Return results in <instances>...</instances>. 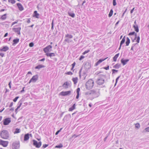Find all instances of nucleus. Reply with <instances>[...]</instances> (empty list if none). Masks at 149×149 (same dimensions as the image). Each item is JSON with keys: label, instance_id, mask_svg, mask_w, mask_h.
<instances>
[{"label": "nucleus", "instance_id": "nucleus-1", "mask_svg": "<svg viewBox=\"0 0 149 149\" xmlns=\"http://www.w3.org/2000/svg\"><path fill=\"white\" fill-rule=\"evenodd\" d=\"M106 75H102L100 76L97 78L96 81V83L98 85H103L105 82L104 79L106 78Z\"/></svg>", "mask_w": 149, "mask_h": 149}, {"label": "nucleus", "instance_id": "nucleus-2", "mask_svg": "<svg viewBox=\"0 0 149 149\" xmlns=\"http://www.w3.org/2000/svg\"><path fill=\"white\" fill-rule=\"evenodd\" d=\"M94 86V81L92 79L88 80L86 82L85 87L86 89L90 90Z\"/></svg>", "mask_w": 149, "mask_h": 149}, {"label": "nucleus", "instance_id": "nucleus-3", "mask_svg": "<svg viewBox=\"0 0 149 149\" xmlns=\"http://www.w3.org/2000/svg\"><path fill=\"white\" fill-rule=\"evenodd\" d=\"M0 135L1 137L4 139H7L9 137V133L8 131L6 130H3L0 132Z\"/></svg>", "mask_w": 149, "mask_h": 149}, {"label": "nucleus", "instance_id": "nucleus-4", "mask_svg": "<svg viewBox=\"0 0 149 149\" xmlns=\"http://www.w3.org/2000/svg\"><path fill=\"white\" fill-rule=\"evenodd\" d=\"M91 95L94 98L98 97L100 95L99 89H95L91 90Z\"/></svg>", "mask_w": 149, "mask_h": 149}, {"label": "nucleus", "instance_id": "nucleus-5", "mask_svg": "<svg viewBox=\"0 0 149 149\" xmlns=\"http://www.w3.org/2000/svg\"><path fill=\"white\" fill-rule=\"evenodd\" d=\"M33 142V145L35 146L36 148H39L41 145V142L40 141L38 142L36 141L33 140L32 141Z\"/></svg>", "mask_w": 149, "mask_h": 149}, {"label": "nucleus", "instance_id": "nucleus-6", "mask_svg": "<svg viewBox=\"0 0 149 149\" xmlns=\"http://www.w3.org/2000/svg\"><path fill=\"white\" fill-rule=\"evenodd\" d=\"M52 46L51 45H49L45 48L43 49L44 52L46 54V53H48L49 52H50L52 51Z\"/></svg>", "mask_w": 149, "mask_h": 149}, {"label": "nucleus", "instance_id": "nucleus-7", "mask_svg": "<svg viewBox=\"0 0 149 149\" xmlns=\"http://www.w3.org/2000/svg\"><path fill=\"white\" fill-rule=\"evenodd\" d=\"M91 67V63L90 61H88L85 62L84 68L86 70H88Z\"/></svg>", "mask_w": 149, "mask_h": 149}, {"label": "nucleus", "instance_id": "nucleus-8", "mask_svg": "<svg viewBox=\"0 0 149 149\" xmlns=\"http://www.w3.org/2000/svg\"><path fill=\"white\" fill-rule=\"evenodd\" d=\"M38 75H36L33 76L31 79L30 80L28 83L30 84L31 82L35 83L38 79Z\"/></svg>", "mask_w": 149, "mask_h": 149}, {"label": "nucleus", "instance_id": "nucleus-9", "mask_svg": "<svg viewBox=\"0 0 149 149\" xmlns=\"http://www.w3.org/2000/svg\"><path fill=\"white\" fill-rule=\"evenodd\" d=\"M11 119L10 118H7L4 119L3 121V123L4 125H8L11 122Z\"/></svg>", "mask_w": 149, "mask_h": 149}, {"label": "nucleus", "instance_id": "nucleus-10", "mask_svg": "<svg viewBox=\"0 0 149 149\" xmlns=\"http://www.w3.org/2000/svg\"><path fill=\"white\" fill-rule=\"evenodd\" d=\"M13 149H18L19 148L20 144L19 142H15L13 144Z\"/></svg>", "mask_w": 149, "mask_h": 149}, {"label": "nucleus", "instance_id": "nucleus-11", "mask_svg": "<svg viewBox=\"0 0 149 149\" xmlns=\"http://www.w3.org/2000/svg\"><path fill=\"white\" fill-rule=\"evenodd\" d=\"M71 93V91H62L60 93L59 95L62 96L70 95Z\"/></svg>", "mask_w": 149, "mask_h": 149}, {"label": "nucleus", "instance_id": "nucleus-12", "mask_svg": "<svg viewBox=\"0 0 149 149\" xmlns=\"http://www.w3.org/2000/svg\"><path fill=\"white\" fill-rule=\"evenodd\" d=\"M21 28L20 27L17 28H13L12 30L15 32L18 35H20V30Z\"/></svg>", "mask_w": 149, "mask_h": 149}, {"label": "nucleus", "instance_id": "nucleus-13", "mask_svg": "<svg viewBox=\"0 0 149 149\" xmlns=\"http://www.w3.org/2000/svg\"><path fill=\"white\" fill-rule=\"evenodd\" d=\"M8 143V142L7 141H3L1 140H0V145L4 147H6L7 146Z\"/></svg>", "mask_w": 149, "mask_h": 149}, {"label": "nucleus", "instance_id": "nucleus-14", "mask_svg": "<svg viewBox=\"0 0 149 149\" xmlns=\"http://www.w3.org/2000/svg\"><path fill=\"white\" fill-rule=\"evenodd\" d=\"M129 61V60L128 59H124L123 58H122L121 60V62L123 65H124L127 63Z\"/></svg>", "mask_w": 149, "mask_h": 149}, {"label": "nucleus", "instance_id": "nucleus-15", "mask_svg": "<svg viewBox=\"0 0 149 149\" xmlns=\"http://www.w3.org/2000/svg\"><path fill=\"white\" fill-rule=\"evenodd\" d=\"M68 14L70 16L72 17H75V14L74 13L73 11L71 10V9H70L68 12Z\"/></svg>", "mask_w": 149, "mask_h": 149}, {"label": "nucleus", "instance_id": "nucleus-16", "mask_svg": "<svg viewBox=\"0 0 149 149\" xmlns=\"http://www.w3.org/2000/svg\"><path fill=\"white\" fill-rule=\"evenodd\" d=\"M57 54H55L54 53H46L45 55L48 57H50L51 58H52V57L55 56H56V55Z\"/></svg>", "mask_w": 149, "mask_h": 149}, {"label": "nucleus", "instance_id": "nucleus-17", "mask_svg": "<svg viewBox=\"0 0 149 149\" xmlns=\"http://www.w3.org/2000/svg\"><path fill=\"white\" fill-rule=\"evenodd\" d=\"M16 5L20 11H22L24 10V7L21 3H17L16 4Z\"/></svg>", "mask_w": 149, "mask_h": 149}, {"label": "nucleus", "instance_id": "nucleus-18", "mask_svg": "<svg viewBox=\"0 0 149 149\" xmlns=\"http://www.w3.org/2000/svg\"><path fill=\"white\" fill-rule=\"evenodd\" d=\"M9 47L7 46H3L2 48L0 49V51L6 52L9 49Z\"/></svg>", "mask_w": 149, "mask_h": 149}, {"label": "nucleus", "instance_id": "nucleus-19", "mask_svg": "<svg viewBox=\"0 0 149 149\" xmlns=\"http://www.w3.org/2000/svg\"><path fill=\"white\" fill-rule=\"evenodd\" d=\"M33 17L37 18H39V14L38 13L37 11L36 10L34 12Z\"/></svg>", "mask_w": 149, "mask_h": 149}, {"label": "nucleus", "instance_id": "nucleus-20", "mask_svg": "<svg viewBox=\"0 0 149 149\" xmlns=\"http://www.w3.org/2000/svg\"><path fill=\"white\" fill-rule=\"evenodd\" d=\"M19 41V39L18 38H16V39H14L13 40V43L12 45L13 46H14L17 44Z\"/></svg>", "mask_w": 149, "mask_h": 149}, {"label": "nucleus", "instance_id": "nucleus-21", "mask_svg": "<svg viewBox=\"0 0 149 149\" xmlns=\"http://www.w3.org/2000/svg\"><path fill=\"white\" fill-rule=\"evenodd\" d=\"M107 58H104V59H100L99 61H98L97 62H96L95 64V66H97L100 63H101L103 61L105 60L106 59H107Z\"/></svg>", "mask_w": 149, "mask_h": 149}, {"label": "nucleus", "instance_id": "nucleus-22", "mask_svg": "<svg viewBox=\"0 0 149 149\" xmlns=\"http://www.w3.org/2000/svg\"><path fill=\"white\" fill-rule=\"evenodd\" d=\"M29 138V134L27 133L24 135V140L25 141H26L28 140Z\"/></svg>", "mask_w": 149, "mask_h": 149}, {"label": "nucleus", "instance_id": "nucleus-23", "mask_svg": "<svg viewBox=\"0 0 149 149\" xmlns=\"http://www.w3.org/2000/svg\"><path fill=\"white\" fill-rule=\"evenodd\" d=\"M70 85V84L67 81H66L63 85V86L64 88L66 89L68 88L69 86Z\"/></svg>", "mask_w": 149, "mask_h": 149}, {"label": "nucleus", "instance_id": "nucleus-24", "mask_svg": "<svg viewBox=\"0 0 149 149\" xmlns=\"http://www.w3.org/2000/svg\"><path fill=\"white\" fill-rule=\"evenodd\" d=\"M45 66L42 64L39 65L38 66L35 67V69H40L42 68H44Z\"/></svg>", "mask_w": 149, "mask_h": 149}, {"label": "nucleus", "instance_id": "nucleus-25", "mask_svg": "<svg viewBox=\"0 0 149 149\" xmlns=\"http://www.w3.org/2000/svg\"><path fill=\"white\" fill-rule=\"evenodd\" d=\"M77 95L76 96V98L78 99L79 97V92L80 91V89L79 88H78L77 89Z\"/></svg>", "mask_w": 149, "mask_h": 149}, {"label": "nucleus", "instance_id": "nucleus-26", "mask_svg": "<svg viewBox=\"0 0 149 149\" xmlns=\"http://www.w3.org/2000/svg\"><path fill=\"white\" fill-rule=\"evenodd\" d=\"M72 80L74 82V84H75L77 82L78 80V78L77 77H76L75 78H73L72 79Z\"/></svg>", "mask_w": 149, "mask_h": 149}, {"label": "nucleus", "instance_id": "nucleus-27", "mask_svg": "<svg viewBox=\"0 0 149 149\" xmlns=\"http://www.w3.org/2000/svg\"><path fill=\"white\" fill-rule=\"evenodd\" d=\"M121 66V64L117 63L113 66V68L118 69Z\"/></svg>", "mask_w": 149, "mask_h": 149}, {"label": "nucleus", "instance_id": "nucleus-28", "mask_svg": "<svg viewBox=\"0 0 149 149\" xmlns=\"http://www.w3.org/2000/svg\"><path fill=\"white\" fill-rule=\"evenodd\" d=\"M133 27L134 28L135 31L136 32H139V30L138 25H133Z\"/></svg>", "mask_w": 149, "mask_h": 149}, {"label": "nucleus", "instance_id": "nucleus-29", "mask_svg": "<svg viewBox=\"0 0 149 149\" xmlns=\"http://www.w3.org/2000/svg\"><path fill=\"white\" fill-rule=\"evenodd\" d=\"M75 106H76L75 104H74L70 108H69L68 111H72V110H73L74 109H75Z\"/></svg>", "mask_w": 149, "mask_h": 149}, {"label": "nucleus", "instance_id": "nucleus-30", "mask_svg": "<svg viewBox=\"0 0 149 149\" xmlns=\"http://www.w3.org/2000/svg\"><path fill=\"white\" fill-rule=\"evenodd\" d=\"M119 55V53H118L116 54L113 58V60L114 61H116L117 60V59Z\"/></svg>", "mask_w": 149, "mask_h": 149}, {"label": "nucleus", "instance_id": "nucleus-31", "mask_svg": "<svg viewBox=\"0 0 149 149\" xmlns=\"http://www.w3.org/2000/svg\"><path fill=\"white\" fill-rule=\"evenodd\" d=\"M130 40L129 38L127 37L126 38V42L125 43L126 45V46H128L129 45L130 43Z\"/></svg>", "mask_w": 149, "mask_h": 149}, {"label": "nucleus", "instance_id": "nucleus-32", "mask_svg": "<svg viewBox=\"0 0 149 149\" xmlns=\"http://www.w3.org/2000/svg\"><path fill=\"white\" fill-rule=\"evenodd\" d=\"M22 100H20L17 104V109H19L20 108V107L22 105Z\"/></svg>", "mask_w": 149, "mask_h": 149}, {"label": "nucleus", "instance_id": "nucleus-33", "mask_svg": "<svg viewBox=\"0 0 149 149\" xmlns=\"http://www.w3.org/2000/svg\"><path fill=\"white\" fill-rule=\"evenodd\" d=\"M138 44L137 43H135V44H132V47L131 48V50L133 51L134 50V47H135L136 46H138Z\"/></svg>", "mask_w": 149, "mask_h": 149}, {"label": "nucleus", "instance_id": "nucleus-34", "mask_svg": "<svg viewBox=\"0 0 149 149\" xmlns=\"http://www.w3.org/2000/svg\"><path fill=\"white\" fill-rule=\"evenodd\" d=\"M125 41V36H124L120 42V44H121V45H122L123 43H124Z\"/></svg>", "mask_w": 149, "mask_h": 149}, {"label": "nucleus", "instance_id": "nucleus-35", "mask_svg": "<svg viewBox=\"0 0 149 149\" xmlns=\"http://www.w3.org/2000/svg\"><path fill=\"white\" fill-rule=\"evenodd\" d=\"M91 90H90L86 92H85L84 94L86 95H91Z\"/></svg>", "mask_w": 149, "mask_h": 149}, {"label": "nucleus", "instance_id": "nucleus-36", "mask_svg": "<svg viewBox=\"0 0 149 149\" xmlns=\"http://www.w3.org/2000/svg\"><path fill=\"white\" fill-rule=\"evenodd\" d=\"M65 38H73V36L70 34H67L65 35Z\"/></svg>", "mask_w": 149, "mask_h": 149}, {"label": "nucleus", "instance_id": "nucleus-37", "mask_svg": "<svg viewBox=\"0 0 149 149\" xmlns=\"http://www.w3.org/2000/svg\"><path fill=\"white\" fill-rule=\"evenodd\" d=\"M113 10L112 9H111L108 15L109 17H110L112 16L113 13Z\"/></svg>", "mask_w": 149, "mask_h": 149}, {"label": "nucleus", "instance_id": "nucleus-38", "mask_svg": "<svg viewBox=\"0 0 149 149\" xmlns=\"http://www.w3.org/2000/svg\"><path fill=\"white\" fill-rule=\"evenodd\" d=\"M63 147V145L62 144L60 143L59 145L56 146L54 148H61Z\"/></svg>", "mask_w": 149, "mask_h": 149}, {"label": "nucleus", "instance_id": "nucleus-39", "mask_svg": "<svg viewBox=\"0 0 149 149\" xmlns=\"http://www.w3.org/2000/svg\"><path fill=\"white\" fill-rule=\"evenodd\" d=\"M20 132V130L18 128H16L15 129V131L14 132V134H17L19 133Z\"/></svg>", "mask_w": 149, "mask_h": 149}, {"label": "nucleus", "instance_id": "nucleus-40", "mask_svg": "<svg viewBox=\"0 0 149 149\" xmlns=\"http://www.w3.org/2000/svg\"><path fill=\"white\" fill-rule=\"evenodd\" d=\"M6 14H4V15H2L1 16V18L2 19L4 20L6 18Z\"/></svg>", "mask_w": 149, "mask_h": 149}, {"label": "nucleus", "instance_id": "nucleus-41", "mask_svg": "<svg viewBox=\"0 0 149 149\" xmlns=\"http://www.w3.org/2000/svg\"><path fill=\"white\" fill-rule=\"evenodd\" d=\"M136 34V33H135V32L134 31H133V32H131L130 33L128 34V35L129 36L134 35V36H135Z\"/></svg>", "mask_w": 149, "mask_h": 149}, {"label": "nucleus", "instance_id": "nucleus-42", "mask_svg": "<svg viewBox=\"0 0 149 149\" xmlns=\"http://www.w3.org/2000/svg\"><path fill=\"white\" fill-rule=\"evenodd\" d=\"M8 2L12 4H13L15 3L16 1L15 0H8Z\"/></svg>", "mask_w": 149, "mask_h": 149}, {"label": "nucleus", "instance_id": "nucleus-43", "mask_svg": "<svg viewBox=\"0 0 149 149\" xmlns=\"http://www.w3.org/2000/svg\"><path fill=\"white\" fill-rule=\"evenodd\" d=\"M137 38V34H136L135 36H134V38L133 39L132 38V37H131V38L132 40V41L133 42H134L135 40H136Z\"/></svg>", "mask_w": 149, "mask_h": 149}, {"label": "nucleus", "instance_id": "nucleus-44", "mask_svg": "<svg viewBox=\"0 0 149 149\" xmlns=\"http://www.w3.org/2000/svg\"><path fill=\"white\" fill-rule=\"evenodd\" d=\"M118 70L115 69H112V74H115L118 72Z\"/></svg>", "mask_w": 149, "mask_h": 149}, {"label": "nucleus", "instance_id": "nucleus-45", "mask_svg": "<svg viewBox=\"0 0 149 149\" xmlns=\"http://www.w3.org/2000/svg\"><path fill=\"white\" fill-rule=\"evenodd\" d=\"M140 39V37L139 36L137 37V39L136 40V42H137L136 43H138L139 42Z\"/></svg>", "mask_w": 149, "mask_h": 149}, {"label": "nucleus", "instance_id": "nucleus-46", "mask_svg": "<svg viewBox=\"0 0 149 149\" xmlns=\"http://www.w3.org/2000/svg\"><path fill=\"white\" fill-rule=\"evenodd\" d=\"M135 127L138 129L140 127L139 124L138 123H137L135 124Z\"/></svg>", "mask_w": 149, "mask_h": 149}, {"label": "nucleus", "instance_id": "nucleus-47", "mask_svg": "<svg viewBox=\"0 0 149 149\" xmlns=\"http://www.w3.org/2000/svg\"><path fill=\"white\" fill-rule=\"evenodd\" d=\"M70 116H71V115L70 114H68L66 115L65 116V117L63 120H64L65 119H66V118L67 117H70Z\"/></svg>", "mask_w": 149, "mask_h": 149}, {"label": "nucleus", "instance_id": "nucleus-48", "mask_svg": "<svg viewBox=\"0 0 149 149\" xmlns=\"http://www.w3.org/2000/svg\"><path fill=\"white\" fill-rule=\"evenodd\" d=\"M54 19H53L52 23V27L51 28L52 30H53L54 29Z\"/></svg>", "mask_w": 149, "mask_h": 149}, {"label": "nucleus", "instance_id": "nucleus-49", "mask_svg": "<svg viewBox=\"0 0 149 149\" xmlns=\"http://www.w3.org/2000/svg\"><path fill=\"white\" fill-rule=\"evenodd\" d=\"M120 77V76H118L116 78V83H115V86L116 85V84L118 82V80L119 79Z\"/></svg>", "mask_w": 149, "mask_h": 149}, {"label": "nucleus", "instance_id": "nucleus-50", "mask_svg": "<svg viewBox=\"0 0 149 149\" xmlns=\"http://www.w3.org/2000/svg\"><path fill=\"white\" fill-rule=\"evenodd\" d=\"M62 129V128H61L59 130L57 131L55 133L56 135H57L59 132H60L61 130Z\"/></svg>", "mask_w": 149, "mask_h": 149}, {"label": "nucleus", "instance_id": "nucleus-51", "mask_svg": "<svg viewBox=\"0 0 149 149\" xmlns=\"http://www.w3.org/2000/svg\"><path fill=\"white\" fill-rule=\"evenodd\" d=\"M29 46L30 47H32L34 46V44L32 42H31L29 44Z\"/></svg>", "mask_w": 149, "mask_h": 149}, {"label": "nucleus", "instance_id": "nucleus-52", "mask_svg": "<svg viewBox=\"0 0 149 149\" xmlns=\"http://www.w3.org/2000/svg\"><path fill=\"white\" fill-rule=\"evenodd\" d=\"M19 98V97L18 96H17V97H16L15 98H14L13 100V101L14 102H16L17 100Z\"/></svg>", "mask_w": 149, "mask_h": 149}, {"label": "nucleus", "instance_id": "nucleus-53", "mask_svg": "<svg viewBox=\"0 0 149 149\" xmlns=\"http://www.w3.org/2000/svg\"><path fill=\"white\" fill-rule=\"evenodd\" d=\"M90 50H87L85 51V52H84L83 53V55H84L85 54L89 52H90Z\"/></svg>", "mask_w": 149, "mask_h": 149}, {"label": "nucleus", "instance_id": "nucleus-54", "mask_svg": "<svg viewBox=\"0 0 149 149\" xmlns=\"http://www.w3.org/2000/svg\"><path fill=\"white\" fill-rule=\"evenodd\" d=\"M113 6H115L116 5V0H113Z\"/></svg>", "mask_w": 149, "mask_h": 149}, {"label": "nucleus", "instance_id": "nucleus-55", "mask_svg": "<svg viewBox=\"0 0 149 149\" xmlns=\"http://www.w3.org/2000/svg\"><path fill=\"white\" fill-rule=\"evenodd\" d=\"M65 74L68 75H72L73 74L70 71L68 72H67Z\"/></svg>", "mask_w": 149, "mask_h": 149}, {"label": "nucleus", "instance_id": "nucleus-56", "mask_svg": "<svg viewBox=\"0 0 149 149\" xmlns=\"http://www.w3.org/2000/svg\"><path fill=\"white\" fill-rule=\"evenodd\" d=\"M49 145L48 144H43V146H42V148H46V147H47V146H48Z\"/></svg>", "mask_w": 149, "mask_h": 149}, {"label": "nucleus", "instance_id": "nucleus-57", "mask_svg": "<svg viewBox=\"0 0 149 149\" xmlns=\"http://www.w3.org/2000/svg\"><path fill=\"white\" fill-rule=\"evenodd\" d=\"M103 68L106 70H108L109 69V65H108L107 67H104Z\"/></svg>", "mask_w": 149, "mask_h": 149}, {"label": "nucleus", "instance_id": "nucleus-58", "mask_svg": "<svg viewBox=\"0 0 149 149\" xmlns=\"http://www.w3.org/2000/svg\"><path fill=\"white\" fill-rule=\"evenodd\" d=\"M85 57L82 55L79 58V60H82L83 58H84Z\"/></svg>", "mask_w": 149, "mask_h": 149}, {"label": "nucleus", "instance_id": "nucleus-59", "mask_svg": "<svg viewBox=\"0 0 149 149\" xmlns=\"http://www.w3.org/2000/svg\"><path fill=\"white\" fill-rule=\"evenodd\" d=\"M79 135H78L77 136L75 134H74L72 136V138H74V137L76 138V137H77Z\"/></svg>", "mask_w": 149, "mask_h": 149}, {"label": "nucleus", "instance_id": "nucleus-60", "mask_svg": "<svg viewBox=\"0 0 149 149\" xmlns=\"http://www.w3.org/2000/svg\"><path fill=\"white\" fill-rule=\"evenodd\" d=\"M45 60V58H43L42 59L39 60H38V61H44Z\"/></svg>", "mask_w": 149, "mask_h": 149}, {"label": "nucleus", "instance_id": "nucleus-61", "mask_svg": "<svg viewBox=\"0 0 149 149\" xmlns=\"http://www.w3.org/2000/svg\"><path fill=\"white\" fill-rule=\"evenodd\" d=\"M30 19H31L30 18L28 19L27 21V22L28 23H30L31 22Z\"/></svg>", "mask_w": 149, "mask_h": 149}, {"label": "nucleus", "instance_id": "nucleus-62", "mask_svg": "<svg viewBox=\"0 0 149 149\" xmlns=\"http://www.w3.org/2000/svg\"><path fill=\"white\" fill-rule=\"evenodd\" d=\"M145 130L147 132H149V127L146 128L145 129Z\"/></svg>", "mask_w": 149, "mask_h": 149}, {"label": "nucleus", "instance_id": "nucleus-63", "mask_svg": "<svg viewBox=\"0 0 149 149\" xmlns=\"http://www.w3.org/2000/svg\"><path fill=\"white\" fill-rule=\"evenodd\" d=\"M17 22H18L17 20V21H15V22H13L12 23V25H13L17 23Z\"/></svg>", "mask_w": 149, "mask_h": 149}, {"label": "nucleus", "instance_id": "nucleus-64", "mask_svg": "<svg viewBox=\"0 0 149 149\" xmlns=\"http://www.w3.org/2000/svg\"><path fill=\"white\" fill-rule=\"evenodd\" d=\"M76 64V63L75 62H74L73 64H72V65L73 68H74V66H75Z\"/></svg>", "mask_w": 149, "mask_h": 149}]
</instances>
